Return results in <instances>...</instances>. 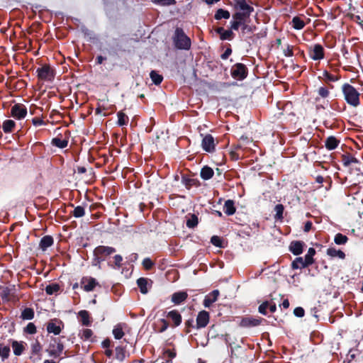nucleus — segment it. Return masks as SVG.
Masks as SVG:
<instances>
[{"label": "nucleus", "mask_w": 363, "mask_h": 363, "mask_svg": "<svg viewBox=\"0 0 363 363\" xmlns=\"http://www.w3.org/2000/svg\"><path fill=\"white\" fill-rule=\"evenodd\" d=\"M342 91L345 100L349 105L357 107L360 104V94L353 86L345 83L342 86Z\"/></svg>", "instance_id": "obj_1"}, {"label": "nucleus", "mask_w": 363, "mask_h": 363, "mask_svg": "<svg viewBox=\"0 0 363 363\" xmlns=\"http://www.w3.org/2000/svg\"><path fill=\"white\" fill-rule=\"evenodd\" d=\"M173 40L178 49L189 50L191 47V40L182 28H176Z\"/></svg>", "instance_id": "obj_2"}, {"label": "nucleus", "mask_w": 363, "mask_h": 363, "mask_svg": "<svg viewBox=\"0 0 363 363\" xmlns=\"http://www.w3.org/2000/svg\"><path fill=\"white\" fill-rule=\"evenodd\" d=\"M116 249L113 247L100 245L94 250L95 259L98 263L105 260L108 256L116 252Z\"/></svg>", "instance_id": "obj_3"}, {"label": "nucleus", "mask_w": 363, "mask_h": 363, "mask_svg": "<svg viewBox=\"0 0 363 363\" xmlns=\"http://www.w3.org/2000/svg\"><path fill=\"white\" fill-rule=\"evenodd\" d=\"M0 297L3 301H16L18 299L16 295V288L14 286L1 287Z\"/></svg>", "instance_id": "obj_4"}, {"label": "nucleus", "mask_w": 363, "mask_h": 363, "mask_svg": "<svg viewBox=\"0 0 363 363\" xmlns=\"http://www.w3.org/2000/svg\"><path fill=\"white\" fill-rule=\"evenodd\" d=\"M232 77L238 80H242L247 75V69L244 64L236 63L231 68Z\"/></svg>", "instance_id": "obj_5"}, {"label": "nucleus", "mask_w": 363, "mask_h": 363, "mask_svg": "<svg viewBox=\"0 0 363 363\" xmlns=\"http://www.w3.org/2000/svg\"><path fill=\"white\" fill-rule=\"evenodd\" d=\"M309 57L315 61H320L325 57L323 47L320 44H315L309 49Z\"/></svg>", "instance_id": "obj_6"}, {"label": "nucleus", "mask_w": 363, "mask_h": 363, "mask_svg": "<svg viewBox=\"0 0 363 363\" xmlns=\"http://www.w3.org/2000/svg\"><path fill=\"white\" fill-rule=\"evenodd\" d=\"M11 115L17 120L23 119L27 115V108L22 104H16L11 107Z\"/></svg>", "instance_id": "obj_7"}, {"label": "nucleus", "mask_w": 363, "mask_h": 363, "mask_svg": "<svg viewBox=\"0 0 363 363\" xmlns=\"http://www.w3.org/2000/svg\"><path fill=\"white\" fill-rule=\"evenodd\" d=\"M36 72L38 78L43 81H51L54 77L52 69L48 65L38 68Z\"/></svg>", "instance_id": "obj_8"}, {"label": "nucleus", "mask_w": 363, "mask_h": 363, "mask_svg": "<svg viewBox=\"0 0 363 363\" xmlns=\"http://www.w3.org/2000/svg\"><path fill=\"white\" fill-rule=\"evenodd\" d=\"M235 8L247 17L254 11V8L250 6L245 0H235Z\"/></svg>", "instance_id": "obj_9"}, {"label": "nucleus", "mask_w": 363, "mask_h": 363, "mask_svg": "<svg viewBox=\"0 0 363 363\" xmlns=\"http://www.w3.org/2000/svg\"><path fill=\"white\" fill-rule=\"evenodd\" d=\"M64 325L62 321L57 319H52L47 324V331L48 333H53L55 335H59Z\"/></svg>", "instance_id": "obj_10"}, {"label": "nucleus", "mask_w": 363, "mask_h": 363, "mask_svg": "<svg viewBox=\"0 0 363 363\" xmlns=\"http://www.w3.org/2000/svg\"><path fill=\"white\" fill-rule=\"evenodd\" d=\"M201 147L203 150L207 152H213L216 149V143L214 138L210 135H206L202 140Z\"/></svg>", "instance_id": "obj_11"}, {"label": "nucleus", "mask_w": 363, "mask_h": 363, "mask_svg": "<svg viewBox=\"0 0 363 363\" xmlns=\"http://www.w3.org/2000/svg\"><path fill=\"white\" fill-rule=\"evenodd\" d=\"M30 359L33 362H38L42 358V346L38 340L33 342L30 345Z\"/></svg>", "instance_id": "obj_12"}, {"label": "nucleus", "mask_w": 363, "mask_h": 363, "mask_svg": "<svg viewBox=\"0 0 363 363\" xmlns=\"http://www.w3.org/2000/svg\"><path fill=\"white\" fill-rule=\"evenodd\" d=\"M64 350V345L62 342H57L55 343H51L49 345L47 352H48L50 357H60Z\"/></svg>", "instance_id": "obj_13"}, {"label": "nucleus", "mask_w": 363, "mask_h": 363, "mask_svg": "<svg viewBox=\"0 0 363 363\" xmlns=\"http://www.w3.org/2000/svg\"><path fill=\"white\" fill-rule=\"evenodd\" d=\"M263 320H264L261 318L245 317L241 320L240 325L244 328L255 327L260 325Z\"/></svg>", "instance_id": "obj_14"}, {"label": "nucleus", "mask_w": 363, "mask_h": 363, "mask_svg": "<svg viewBox=\"0 0 363 363\" xmlns=\"http://www.w3.org/2000/svg\"><path fill=\"white\" fill-rule=\"evenodd\" d=\"M209 313L206 311H202L199 313L196 317V328H205L209 322Z\"/></svg>", "instance_id": "obj_15"}, {"label": "nucleus", "mask_w": 363, "mask_h": 363, "mask_svg": "<svg viewBox=\"0 0 363 363\" xmlns=\"http://www.w3.org/2000/svg\"><path fill=\"white\" fill-rule=\"evenodd\" d=\"M82 288L85 291H91L94 289L96 286L98 284L96 280L93 277H84L81 281Z\"/></svg>", "instance_id": "obj_16"}, {"label": "nucleus", "mask_w": 363, "mask_h": 363, "mask_svg": "<svg viewBox=\"0 0 363 363\" xmlns=\"http://www.w3.org/2000/svg\"><path fill=\"white\" fill-rule=\"evenodd\" d=\"M219 296V291L218 290H213L212 292L208 294L203 300V306L206 308L210 307V306L216 302L218 299V297Z\"/></svg>", "instance_id": "obj_17"}, {"label": "nucleus", "mask_w": 363, "mask_h": 363, "mask_svg": "<svg viewBox=\"0 0 363 363\" xmlns=\"http://www.w3.org/2000/svg\"><path fill=\"white\" fill-rule=\"evenodd\" d=\"M303 245L301 241H293L289 245V250L294 255H299L303 252Z\"/></svg>", "instance_id": "obj_18"}, {"label": "nucleus", "mask_w": 363, "mask_h": 363, "mask_svg": "<svg viewBox=\"0 0 363 363\" xmlns=\"http://www.w3.org/2000/svg\"><path fill=\"white\" fill-rule=\"evenodd\" d=\"M78 317L79 318V321L84 326H90L91 324V320L89 315V313L86 310L80 311L78 313Z\"/></svg>", "instance_id": "obj_19"}, {"label": "nucleus", "mask_w": 363, "mask_h": 363, "mask_svg": "<svg viewBox=\"0 0 363 363\" xmlns=\"http://www.w3.org/2000/svg\"><path fill=\"white\" fill-rule=\"evenodd\" d=\"M188 297V294L186 291H178L175 292L172 296V301L174 304H180L184 302Z\"/></svg>", "instance_id": "obj_20"}, {"label": "nucleus", "mask_w": 363, "mask_h": 363, "mask_svg": "<svg viewBox=\"0 0 363 363\" xmlns=\"http://www.w3.org/2000/svg\"><path fill=\"white\" fill-rule=\"evenodd\" d=\"M125 328V324L118 323L116 325L113 329V335L115 339L120 340L124 336L123 330Z\"/></svg>", "instance_id": "obj_21"}, {"label": "nucleus", "mask_w": 363, "mask_h": 363, "mask_svg": "<svg viewBox=\"0 0 363 363\" xmlns=\"http://www.w3.org/2000/svg\"><path fill=\"white\" fill-rule=\"evenodd\" d=\"M53 238L50 235L44 236L41 238L40 242V248L43 251H45L48 247L53 245Z\"/></svg>", "instance_id": "obj_22"}, {"label": "nucleus", "mask_w": 363, "mask_h": 363, "mask_svg": "<svg viewBox=\"0 0 363 363\" xmlns=\"http://www.w3.org/2000/svg\"><path fill=\"white\" fill-rule=\"evenodd\" d=\"M167 317L173 321L174 326H179L182 323V315L176 310L169 311L167 314Z\"/></svg>", "instance_id": "obj_23"}, {"label": "nucleus", "mask_w": 363, "mask_h": 363, "mask_svg": "<svg viewBox=\"0 0 363 363\" xmlns=\"http://www.w3.org/2000/svg\"><path fill=\"white\" fill-rule=\"evenodd\" d=\"M11 346L13 351V354L16 356L21 355L25 350L24 343L23 342H18L16 340H13L12 342Z\"/></svg>", "instance_id": "obj_24"}, {"label": "nucleus", "mask_w": 363, "mask_h": 363, "mask_svg": "<svg viewBox=\"0 0 363 363\" xmlns=\"http://www.w3.org/2000/svg\"><path fill=\"white\" fill-rule=\"evenodd\" d=\"M306 261L304 259V258L301 257H296L291 264V267L294 269H303L308 266H309L308 264H306Z\"/></svg>", "instance_id": "obj_25"}, {"label": "nucleus", "mask_w": 363, "mask_h": 363, "mask_svg": "<svg viewBox=\"0 0 363 363\" xmlns=\"http://www.w3.org/2000/svg\"><path fill=\"white\" fill-rule=\"evenodd\" d=\"M224 212L228 216H232L235 213V207L232 200H227L224 204Z\"/></svg>", "instance_id": "obj_26"}, {"label": "nucleus", "mask_w": 363, "mask_h": 363, "mask_svg": "<svg viewBox=\"0 0 363 363\" xmlns=\"http://www.w3.org/2000/svg\"><path fill=\"white\" fill-rule=\"evenodd\" d=\"M213 170L212 168L205 166L201 170V177L204 180L210 179L213 176Z\"/></svg>", "instance_id": "obj_27"}, {"label": "nucleus", "mask_w": 363, "mask_h": 363, "mask_svg": "<svg viewBox=\"0 0 363 363\" xmlns=\"http://www.w3.org/2000/svg\"><path fill=\"white\" fill-rule=\"evenodd\" d=\"M327 255L332 257H339L340 259H345V254L340 250H336L334 247H329L327 250Z\"/></svg>", "instance_id": "obj_28"}, {"label": "nucleus", "mask_w": 363, "mask_h": 363, "mask_svg": "<svg viewBox=\"0 0 363 363\" xmlns=\"http://www.w3.org/2000/svg\"><path fill=\"white\" fill-rule=\"evenodd\" d=\"M339 144V141L333 136L328 137L325 140V147L332 150L335 149Z\"/></svg>", "instance_id": "obj_29"}, {"label": "nucleus", "mask_w": 363, "mask_h": 363, "mask_svg": "<svg viewBox=\"0 0 363 363\" xmlns=\"http://www.w3.org/2000/svg\"><path fill=\"white\" fill-rule=\"evenodd\" d=\"M52 145L59 148H65L67 146L68 140L65 138H55L52 140Z\"/></svg>", "instance_id": "obj_30"}, {"label": "nucleus", "mask_w": 363, "mask_h": 363, "mask_svg": "<svg viewBox=\"0 0 363 363\" xmlns=\"http://www.w3.org/2000/svg\"><path fill=\"white\" fill-rule=\"evenodd\" d=\"M342 162L345 166H350L352 164L359 163V161L351 155H345L342 156Z\"/></svg>", "instance_id": "obj_31"}, {"label": "nucleus", "mask_w": 363, "mask_h": 363, "mask_svg": "<svg viewBox=\"0 0 363 363\" xmlns=\"http://www.w3.org/2000/svg\"><path fill=\"white\" fill-rule=\"evenodd\" d=\"M15 125L16 123L13 120H6L2 124V129L6 133H11L15 127Z\"/></svg>", "instance_id": "obj_32"}, {"label": "nucleus", "mask_w": 363, "mask_h": 363, "mask_svg": "<svg viewBox=\"0 0 363 363\" xmlns=\"http://www.w3.org/2000/svg\"><path fill=\"white\" fill-rule=\"evenodd\" d=\"M137 284H138V287L140 288V291L142 294H147V291H148V289H147V279H145V278H139L138 280H137Z\"/></svg>", "instance_id": "obj_33"}, {"label": "nucleus", "mask_w": 363, "mask_h": 363, "mask_svg": "<svg viewBox=\"0 0 363 363\" xmlns=\"http://www.w3.org/2000/svg\"><path fill=\"white\" fill-rule=\"evenodd\" d=\"M118 121L117 124L119 126H123L128 124L129 121L128 117L122 111H119L117 113Z\"/></svg>", "instance_id": "obj_34"}, {"label": "nucleus", "mask_w": 363, "mask_h": 363, "mask_svg": "<svg viewBox=\"0 0 363 363\" xmlns=\"http://www.w3.org/2000/svg\"><path fill=\"white\" fill-rule=\"evenodd\" d=\"M60 285L56 283L50 284L45 287V292L48 295L57 294L60 291Z\"/></svg>", "instance_id": "obj_35"}, {"label": "nucleus", "mask_w": 363, "mask_h": 363, "mask_svg": "<svg viewBox=\"0 0 363 363\" xmlns=\"http://www.w3.org/2000/svg\"><path fill=\"white\" fill-rule=\"evenodd\" d=\"M305 26L304 21L298 16H295L292 19V27L296 30H301Z\"/></svg>", "instance_id": "obj_36"}, {"label": "nucleus", "mask_w": 363, "mask_h": 363, "mask_svg": "<svg viewBox=\"0 0 363 363\" xmlns=\"http://www.w3.org/2000/svg\"><path fill=\"white\" fill-rule=\"evenodd\" d=\"M21 318L23 320H32L34 318V311L30 308H26L22 311Z\"/></svg>", "instance_id": "obj_37"}, {"label": "nucleus", "mask_w": 363, "mask_h": 363, "mask_svg": "<svg viewBox=\"0 0 363 363\" xmlns=\"http://www.w3.org/2000/svg\"><path fill=\"white\" fill-rule=\"evenodd\" d=\"M230 16V12L223 9H219L215 14V18L216 20H220L222 18L228 19Z\"/></svg>", "instance_id": "obj_38"}, {"label": "nucleus", "mask_w": 363, "mask_h": 363, "mask_svg": "<svg viewBox=\"0 0 363 363\" xmlns=\"http://www.w3.org/2000/svg\"><path fill=\"white\" fill-rule=\"evenodd\" d=\"M315 249L313 247H310L308 249L306 255L304 257V259L306 261V262H307L306 264L311 265L313 263V262H314L313 256L315 255Z\"/></svg>", "instance_id": "obj_39"}, {"label": "nucleus", "mask_w": 363, "mask_h": 363, "mask_svg": "<svg viewBox=\"0 0 363 363\" xmlns=\"http://www.w3.org/2000/svg\"><path fill=\"white\" fill-rule=\"evenodd\" d=\"M323 79L327 82H334L338 81L340 79V77L337 75L332 74L329 73L328 71L325 70L323 72Z\"/></svg>", "instance_id": "obj_40"}, {"label": "nucleus", "mask_w": 363, "mask_h": 363, "mask_svg": "<svg viewBox=\"0 0 363 363\" xmlns=\"http://www.w3.org/2000/svg\"><path fill=\"white\" fill-rule=\"evenodd\" d=\"M347 241H348V238L342 233H337L335 235L334 242L337 245H345L347 243Z\"/></svg>", "instance_id": "obj_41"}, {"label": "nucleus", "mask_w": 363, "mask_h": 363, "mask_svg": "<svg viewBox=\"0 0 363 363\" xmlns=\"http://www.w3.org/2000/svg\"><path fill=\"white\" fill-rule=\"evenodd\" d=\"M198 217L195 214H191L186 220V226L193 228L198 225Z\"/></svg>", "instance_id": "obj_42"}, {"label": "nucleus", "mask_w": 363, "mask_h": 363, "mask_svg": "<svg viewBox=\"0 0 363 363\" xmlns=\"http://www.w3.org/2000/svg\"><path fill=\"white\" fill-rule=\"evenodd\" d=\"M150 78L153 83L156 85L161 84L163 79V77L158 74L156 71H152L150 74Z\"/></svg>", "instance_id": "obj_43"}, {"label": "nucleus", "mask_w": 363, "mask_h": 363, "mask_svg": "<svg viewBox=\"0 0 363 363\" xmlns=\"http://www.w3.org/2000/svg\"><path fill=\"white\" fill-rule=\"evenodd\" d=\"M92 335H93V332L91 329L82 330L79 333V336L83 340H89L91 339V337H92Z\"/></svg>", "instance_id": "obj_44"}, {"label": "nucleus", "mask_w": 363, "mask_h": 363, "mask_svg": "<svg viewBox=\"0 0 363 363\" xmlns=\"http://www.w3.org/2000/svg\"><path fill=\"white\" fill-rule=\"evenodd\" d=\"M10 351L11 350L9 346L0 344V357L2 358L3 360L9 357Z\"/></svg>", "instance_id": "obj_45"}, {"label": "nucleus", "mask_w": 363, "mask_h": 363, "mask_svg": "<svg viewBox=\"0 0 363 363\" xmlns=\"http://www.w3.org/2000/svg\"><path fill=\"white\" fill-rule=\"evenodd\" d=\"M85 214V210L83 206H77L72 211V215L75 218H81Z\"/></svg>", "instance_id": "obj_46"}, {"label": "nucleus", "mask_w": 363, "mask_h": 363, "mask_svg": "<svg viewBox=\"0 0 363 363\" xmlns=\"http://www.w3.org/2000/svg\"><path fill=\"white\" fill-rule=\"evenodd\" d=\"M249 17L246 16L245 15H244L243 13H240V12H236L235 13H234L233 15V18L234 20H236L240 23H242V24H244L245 22H246V20Z\"/></svg>", "instance_id": "obj_47"}, {"label": "nucleus", "mask_w": 363, "mask_h": 363, "mask_svg": "<svg viewBox=\"0 0 363 363\" xmlns=\"http://www.w3.org/2000/svg\"><path fill=\"white\" fill-rule=\"evenodd\" d=\"M274 211L276 213L275 217L278 219L283 218L284 206L282 204H277L274 207Z\"/></svg>", "instance_id": "obj_48"}, {"label": "nucleus", "mask_w": 363, "mask_h": 363, "mask_svg": "<svg viewBox=\"0 0 363 363\" xmlns=\"http://www.w3.org/2000/svg\"><path fill=\"white\" fill-rule=\"evenodd\" d=\"M25 332L28 334H35L36 333V327L33 323H29L25 328Z\"/></svg>", "instance_id": "obj_49"}, {"label": "nucleus", "mask_w": 363, "mask_h": 363, "mask_svg": "<svg viewBox=\"0 0 363 363\" xmlns=\"http://www.w3.org/2000/svg\"><path fill=\"white\" fill-rule=\"evenodd\" d=\"M269 305V301L263 302L258 308L259 312L263 315H267V309L268 308Z\"/></svg>", "instance_id": "obj_50"}, {"label": "nucleus", "mask_w": 363, "mask_h": 363, "mask_svg": "<svg viewBox=\"0 0 363 363\" xmlns=\"http://www.w3.org/2000/svg\"><path fill=\"white\" fill-rule=\"evenodd\" d=\"M152 2L162 6H168L174 4V0H152Z\"/></svg>", "instance_id": "obj_51"}, {"label": "nucleus", "mask_w": 363, "mask_h": 363, "mask_svg": "<svg viewBox=\"0 0 363 363\" xmlns=\"http://www.w3.org/2000/svg\"><path fill=\"white\" fill-rule=\"evenodd\" d=\"M233 33L231 30H225L222 35L221 40H231L233 38Z\"/></svg>", "instance_id": "obj_52"}, {"label": "nucleus", "mask_w": 363, "mask_h": 363, "mask_svg": "<svg viewBox=\"0 0 363 363\" xmlns=\"http://www.w3.org/2000/svg\"><path fill=\"white\" fill-rule=\"evenodd\" d=\"M211 242L216 247H222V241L218 236H213L211 239Z\"/></svg>", "instance_id": "obj_53"}, {"label": "nucleus", "mask_w": 363, "mask_h": 363, "mask_svg": "<svg viewBox=\"0 0 363 363\" xmlns=\"http://www.w3.org/2000/svg\"><path fill=\"white\" fill-rule=\"evenodd\" d=\"M283 52L285 57H292L294 55L293 46L287 45Z\"/></svg>", "instance_id": "obj_54"}, {"label": "nucleus", "mask_w": 363, "mask_h": 363, "mask_svg": "<svg viewBox=\"0 0 363 363\" xmlns=\"http://www.w3.org/2000/svg\"><path fill=\"white\" fill-rule=\"evenodd\" d=\"M153 264L154 263L150 258H145L143 261V265L145 269H150Z\"/></svg>", "instance_id": "obj_55"}, {"label": "nucleus", "mask_w": 363, "mask_h": 363, "mask_svg": "<svg viewBox=\"0 0 363 363\" xmlns=\"http://www.w3.org/2000/svg\"><path fill=\"white\" fill-rule=\"evenodd\" d=\"M242 25V23H240L236 20H234L233 18L230 21V28L232 30H238L239 29V27L241 26Z\"/></svg>", "instance_id": "obj_56"}, {"label": "nucleus", "mask_w": 363, "mask_h": 363, "mask_svg": "<svg viewBox=\"0 0 363 363\" xmlns=\"http://www.w3.org/2000/svg\"><path fill=\"white\" fill-rule=\"evenodd\" d=\"M294 313L296 317L302 318L304 315L305 312L303 308L296 307L294 311Z\"/></svg>", "instance_id": "obj_57"}, {"label": "nucleus", "mask_w": 363, "mask_h": 363, "mask_svg": "<svg viewBox=\"0 0 363 363\" xmlns=\"http://www.w3.org/2000/svg\"><path fill=\"white\" fill-rule=\"evenodd\" d=\"M318 94L323 98H326L329 95V91L322 86L318 89Z\"/></svg>", "instance_id": "obj_58"}, {"label": "nucleus", "mask_w": 363, "mask_h": 363, "mask_svg": "<svg viewBox=\"0 0 363 363\" xmlns=\"http://www.w3.org/2000/svg\"><path fill=\"white\" fill-rule=\"evenodd\" d=\"M113 259H114L115 267L117 268H119L121 266L123 257L119 255H116L114 256Z\"/></svg>", "instance_id": "obj_59"}, {"label": "nucleus", "mask_w": 363, "mask_h": 363, "mask_svg": "<svg viewBox=\"0 0 363 363\" xmlns=\"http://www.w3.org/2000/svg\"><path fill=\"white\" fill-rule=\"evenodd\" d=\"M32 123L35 126H39L45 124L44 121L38 118H33Z\"/></svg>", "instance_id": "obj_60"}, {"label": "nucleus", "mask_w": 363, "mask_h": 363, "mask_svg": "<svg viewBox=\"0 0 363 363\" xmlns=\"http://www.w3.org/2000/svg\"><path fill=\"white\" fill-rule=\"evenodd\" d=\"M232 50L230 48H227L225 51L221 55V58L223 60H226L231 55Z\"/></svg>", "instance_id": "obj_61"}, {"label": "nucleus", "mask_w": 363, "mask_h": 363, "mask_svg": "<svg viewBox=\"0 0 363 363\" xmlns=\"http://www.w3.org/2000/svg\"><path fill=\"white\" fill-rule=\"evenodd\" d=\"M161 323H162V326L160 331L164 332V330H166L167 329L169 324H168L167 321L164 319H161Z\"/></svg>", "instance_id": "obj_62"}, {"label": "nucleus", "mask_w": 363, "mask_h": 363, "mask_svg": "<svg viewBox=\"0 0 363 363\" xmlns=\"http://www.w3.org/2000/svg\"><path fill=\"white\" fill-rule=\"evenodd\" d=\"M268 308H269V311L271 313H274L277 310V306L273 302H269V305Z\"/></svg>", "instance_id": "obj_63"}, {"label": "nucleus", "mask_w": 363, "mask_h": 363, "mask_svg": "<svg viewBox=\"0 0 363 363\" xmlns=\"http://www.w3.org/2000/svg\"><path fill=\"white\" fill-rule=\"evenodd\" d=\"M311 227H312V223L310 221L306 222L304 225V231L308 232L311 229Z\"/></svg>", "instance_id": "obj_64"}]
</instances>
